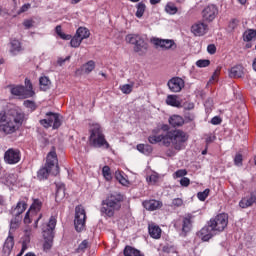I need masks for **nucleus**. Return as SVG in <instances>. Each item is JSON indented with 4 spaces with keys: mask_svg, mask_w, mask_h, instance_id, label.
I'll use <instances>...</instances> for the list:
<instances>
[{
    "mask_svg": "<svg viewBox=\"0 0 256 256\" xmlns=\"http://www.w3.org/2000/svg\"><path fill=\"white\" fill-rule=\"evenodd\" d=\"M166 155H167L168 157H174L175 151L169 149V150H167Z\"/></svg>",
    "mask_w": 256,
    "mask_h": 256,
    "instance_id": "nucleus-63",
    "label": "nucleus"
},
{
    "mask_svg": "<svg viewBox=\"0 0 256 256\" xmlns=\"http://www.w3.org/2000/svg\"><path fill=\"white\" fill-rule=\"evenodd\" d=\"M152 43L156 47H161V49H164V50H169V49H173V47H177V45L175 44V41L171 39L154 38L152 40Z\"/></svg>",
    "mask_w": 256,
    "mask_h": 256,
    "instance_id": "nucleus-14",
    "label": "nucleus"
},
{
    "mask_svg": "<svg viewBox=\"0 0 256 256\" xmlns=\"http://www.w3.org/2000/svg\"><path fill=\"white\" fill-rule=\"evenodd\" d=\"M27 210V202L24 200L18 201L16 207L13 210L15 217H19V215H23Z\"/></svg>",
    "mask_w": 256,
    "mask_h": 256,
    "instance_id": "nucleus-24",
    "label": "nucleus"
},
{
    "mask_svg": "<svg viewBox=\"0 0 256 256\" xmlns=\"http://www.w3.org/2000/svg\"><path fill=\"white\" fill-rule=\"evenodd\" d=\"M57 162V153L55 151L49 152L46 158L45 167L38 171V179H47L49 177V173L59 175V165Z\"/></svg>",
    "mask_w": 256,
    "mask_h": 256,
    "instance_id": "nucleus-5",
    "label": "nucleus"
},
{
    "mask_svg": "<svg viewBox=\"0 0 256 256\" xmlns=\"http://www.w3.org/2000/svg\"><path fill=\"white\" fill-rule=\"evenodd\" d=\"M102 175L106 179V181H111L113 177L111 176V168L109 166H104L102 168Z\"/></svg>",
    "mask_w": 256,
    "mask_h": 256,
    "instance_id": "nucleus-40",
    "label": "nucleus"
},
{
    "mask_svg": "<svg viewBox=\"0 0 256 256\" xmlns=\"http://www.w3.org/2000/svg\"><path fill=\"white\" fill-rule=\"evenodd\" d=\"M55 227H57V216H51L46 229L43 230V250L46 252L51 251V247H53V239H55Z\"/></svg>",
    "mask_w": 256,
    "mask_h": 256,
    "instance_id": "nucleus-6",
    "label": "nucleus"
},
{
    "mask_svg": "<svg viewBox=\"0 0 256 256\" xmlns=\"http://www.w3.org/2000/svg\"><path fill=\"white\" fill-rule=\"evenodd\" d=\"M124 202L125 195L121 194V192H112L108 194L101 202V215H103V217H108L109 219L115 217V214L121 211Z\"/></svg>",
    "mask_w": 256,
    "mask_h": 256,
    "instance_id": "nucleus-3",
    "label": "nucleus"
},
{
    "mask_svg": "<svg viewBox=\"0 0 256 256\" xmlns=\"http://www.w3.org/2000/svg\"><path fill=\"white\" fill-rule=\"evenodd\" d=\"M180 185L182 187H189V185H191V180L188 177H183L180 179Z\"/></svg>",
    "mask_w": 256,
    "mask_h": 256,
    "instance_id": "nucleus-51",
    "label": "nucleus"
},
{
    "mask_svg": "<svg viewBox=\"0 0 256 256\" xmlns=\"http://www.w3.org/2000/svg\"><path fill=\"white\" fill-rule=\"evenodd\" d=\"M89 133V141L92 147H96L98 149H101V147H104V149H109V147H111L105 138V134H103V128H101V124H90Z\"/></svg>",
    "mask_w": 256,
    "mask_h": 256,
    "instance_id": "nucleus-4",
    "label": "nucleus"
},
{
    "mask_svg": "<svg viewBox=\"0 0 256 256\" xmlns=\"http://www.w3.org/2000/svg\"><path fill=\"white\" fill-rule=\"evenodd\" d=\"M124 256H145L141 253L138 249L134 248L133 246H126L123 250Z\"/></svg>",
    "mask_w": 256,
    "mask_h": 256,
    "instance_id": "nucleus-25",
    "label": "nucleus"
},
{
    "mask_svg": "<svg viewBox=\"0 0 256 256\" xmlns=\"http://www.w3.org/2000/svg\"><path fill=\"white\" fill-rule=\"evenodd\" d=\"M168 123L169 125H171V127L177 129V127H183V125H185V118L180 115L174 114L169 117Z\"/></svg>",
    "mask_w": 256,
    "mask_h": 256,
    "instance_id": "nucleus-19",
    "label": "nucleus"
},
{
    "mask_svg": "<svg viewBox=\"0 0 256 256\" xmlns=\"http://www.w3.org/2000/svg\"><path fill=\"white\" fill-rule=\"evenodd\" d=\"M70 39V45L71 47H74V49H77V47H80L81 43H83V40L77 34H75L74 37Z\"/></svg>",
    "mask_w": 256,
    "mask_h": 256,
    "instance_id": "nucleus-37",
    "label": "nucleus"
},
{
    "mask_svg": "<svg viewBox=\"0 0 256 256\" xmlns=\"http://www.w3.org/2000/svg\"><path fill=\"white\" fill-rule=\"evenodd\" d=\"M9 53L10 55H19L21 51H23V46L21 45V41L17 39H12L9 43Z\"/></svg>",
    "mask_w": 256,
    "mask_h": 256,
    "instance_id": "nucleus-18",
    "label": "nucleus"
},
{
    "mask_svg": "<svg viewBox=\"0 0 256 256\" xmlns=\"http://www.w3.org/2000/svg\"><path fill=\"white\" fill-rule=\"evenodd\" d=\"M20 224L21 222L19 221V219L17 218L12 219L10 222V233L11 231H16V229H19Z\"/></svg>",
    "mask_w": 256,
    "mask_h": 256,
    "instance_id": "nucleus-45",
    "label": "nucleus"
},
{
    "mask_svg": "<svg viewBox=\"0 0 256 256\" xmlns=\"http://www.w3.org/2000/svg\"><path fill=\"white\" fill-rule=\"evenodd\" d=\"M11 93L12 95H16L17 97H22L23 99H28L29 97H31L28 94L27 89L23 85L13 87L11 89Z\"/></svg>",
    "mask_w": 256,
    "mask_h": 256,
    "instance_id": "nucleus-21",
    "label": "nucleus"
},
{
    "mask_svg": "<svg viewBox=\"0 0 256 256\" xmlns=\"http://www.w3.org/2000/svg\"><path fill=\"white\" fill-rule=\"evenodd\" d=\"M215 141V136H209L206 138V145L213 143Z\"/></svg>",
    "mask_w": 256,
    "mask_h": 256,
    "instance_id": "nucleus-60",
    "label": "nucleus"
},
{
    "mask_svg": "<svg viewBox=\"0 0 256 256\" xmlns=\"http://www.w3.org/2000/svg\"><path fill=\"white\" fill-rule=\"evenodd\" d=\"M31 215H35L33 212H31L30 210H28L25 214L24 217V223L25 225H29V223H31L32 219H31Z\"/></svg>",
    "mask_w": 256,
    "mask_h": 256,
    "instance_id": "nucleus-50",
    "label": "nucleus"
},
{
    "mask_svg": "<svg viewBox=\"0 0 256 256\" xmlns=\"http://www.w3.org/2000/svg\"><path fill=\"white\" fill-rule=\"evenodd\" d=\"M136 13H135V16L138 18V19H141V17H143V15H145V11L147 9V6L145 5V3L143 2H139L137 5H136Z\"/></svg>",
    "mask_w": 256,
    "mask_h": 256,
    "instance_id": "nucleus-32",
    "label": "nucleus"
},
{
    "mask_svg": "<svg viewBox=\"0 0 256 256\" xmlns=\"http://www.w3.org/2000/svg\"><path fill=\"white\" fill-rule=\"evenodd\" d=\"M46 117V119H41L39 121L40 125H42L44 129H49V127L59 129V127H61V118L58 113L47 112Z\"/></svg>",
    "mask_w": 256,
    "mask_h": 256,
    "instance_id": "nucleus-9",
    "label": "nucleus"
},
{
    "mask_svg": "<svg viewBox=\"0 0 256 256\" xmlns=\"http://www.w3.org/2000/svg\"><path fill=\"white\" fill-rule=\"evenodd\" d=\"M136 149L139 153H143V155H151L153 153V146L149 144H138Z\"/></svg>",
    "mask_w": 256,
    "mask_h": 256,
    "instance_id": "nucleus-26",
    "label": "nucleus"
},
{
    "mask_svg": "<svg viewBox=\"0 0 256 256\" xmlns=\"http://www.w3.org/2000/svg\"><path fill=\"white\" fill-rule=\"evenodd\" d=\"M56 34L63 39L64 41L71 40V35L63 33V29L61 28V25L56 26L55 28Z\"/></svg>",
    "mask_w": 256,
    "mask_h": 256,
    "instance_id": "nucleus-35",
    "label": "nucleus"
},
{
    "mask_svg": "<svg viewBox=\"0 0 256 256\" xmlns=\"http://www.w3.org/2000/svg\"><path fill=\"white\" fill-rule=\"evenodd\" d=\"M172 142L176 151L185 149V143L189 140V136L183 130H171L167 132V140Z\"/></svg>",
    "mask_w": 256,
    "mask_h": 256,
    "instance_id": "nucleus-7",
    "label": "nucleus"
},
{
    "mask_svg": "<svg viewBox=\"0 0 256 256\" xmlns=\"http://www.w3.org/2000/svg\"><path fill=\"white\" fill-rule=\"evenodd\" d=\"M171 129V127H169V125H167V124H163L162 126H161V130L162 131H167V133H169V130Z\"/></svg>",
    "mask_w": 256,
    "mask_h": 256,
    "instance_id": "nucleus-61",
    "label": "nucleus"
},
{
    "mask_svg": "<svg viewBox=\"0 0 256 256\" xmlns=\"http://www.w3.org/2000/svg\"><path fill=\"white\" fill-rule=\"evenodd\" d=\"M137 39H139V34H128L125 37L126 43H129L130 45H135Z\"/></svg>",
    "mask_w": 256,
    "mask_h": 256,
    "instance_id": "nucleus-39",
    "label": "nucleus"
},
{
    "mask_svg": "<svg viewBox=\"0 0 256 256\" xmlns=\"http://www.w3.org/2000/svg\"><path fill=\"white\" fill-rule=\"evenodd\" d=\"M4 161L7 165H17L21 161V150L17 148H9L4 153Z\"/></svg>",
    "mask_w": 256,
    "mask_h": 256,
    "instance_id": "nucleus-11",
    "label": "nucleus"
},
{
    "mask_svg": "<svg viewBox=\"0 0 256 256\" xmlns=\"http://www.w3.org/2000/svg\"><path fill=\"white\" fill-rule=\"evenodd\" d=\"M191 227H193V216L191 214H188L187 217L183 219L182 233H184V235H187V233L191 231Z\"/></svg>",
    "mask_w": 256,
    "mask_h": 256,
    "instance_id": "nucleus-22",
    "label": "nucleus"
},
{
    "mask_svg": "<svg viewBox=\"0 0 256 256\" xmlns=\"http://www.w3.org/2000/svg\"><path fill=\"white\" fill-rule=\"evenodd\" d=\"M89 247V241L88 240H83L78 248H77V253H85L86 249Z\"/></svg>",
    "mask_w": 256,
    "mask_h": 256,
    "instance_id": "nucleus-43",
    "label": "nucleus"
},
{
    "mask_svg": "<svg viewBox=\"0 0 256 256\" xmlns=\"http://www.w3.org/2000/svg\"><path fill=\"white\" fill-rule=\"evenodd\" d=\"M148 141L151 145H157V143H161V141H163L164 145H166V147H169V145H171V141L167 140V133L165 135L161 134V135H150L148 137Z\"/></svg>",
    "mask_w": 256,
    "mask_h": 256,
    "instance_id": "nucleus-17",
    "label": "nucleus"
},
{
    "mask_svg": "<svg viewBox=\"0 0 256 256\" xmlns=\"http://www.w3.org/2000/svg\"><path fill=\"white\" fill-rule=\"evenodd\" d=\"M143 49L147 50V42H145L143 36L139 35L134 43V51L135 53H141Z\"/></svg>",
    "mask_w": 256,
    "mask_h": 256,
    "instance_id": "nucleus-23",
    "label": "nucleus"
},
{
    "mask_svg": "<svg viewBox=\"0 0 256 256\" xmlns=\"http://www.w3.org/2000/svg\"><path fill=\"white\" fill-rule=\"evenodd\" d=\"M13 247H15V237L13 236L12 232L8 233V237L6 238L2 253L4 256H9L11 255V251H13Z\"/></svg>",
    "mask_w": 256,
    "mask_h": 256,
    "instance_id": "nucleus-13",
    "label": "nucleus"
},
{
    "mask_svg": "<svg viewBox=\"0 0 256 256\" xmlns=\"http://www.w3.org/2000/svg\"><path fill=\"white\" fill-rule=\"evenodd\" d=\"M25 89L28 92L30 97H33L35 95V91H33V83H31V80L29 78L25 79Z\"/></svg>",
    "mask_w": 256,
    "mask_h": 256,
    "instance_id": "nucleus-38",
    "label": "nucleus"
},
{
    "mask_svg": "<svg viewBox=\"0 0 256 256\" xmlns=\"http://www.w3.org/2000/svg\"><path fill=\"white\" fill-rule=\"evenodd\" d=\"M212 125H221V118L219 116H215L211 119Z\"/></svg>",
    "mask_w": 256,
    "mask_h": 256,
    "instance_id": "nucleus-57",
    "label": "nucleus"
},
{
    "mask_svg": "<svg viewBox=\"0 0 256 256\" xmlns=\"http://www.w3.org/2000/svg\"><path fill=\"white\" fill-rule=\"evenodd\" d=\"M207 51L210 55H215V53H217V46H215V44H209L207 46Z\"/></svg>",
    "mask_w": 256,
    "mask_h": 256,
    "instance_id": "nucleus-54",
    "label": "nucleus"
},
{
    "mask_svg": "<svg viewBox=\"0 0 256 256\" xmlns=\"http://www.w3.org/2000/svg\"><path fill=\"white\" fill-rule=\"evenodd\" d=\"M167 105H170V107H181V102L177 100L176 95H168L166 98Z\"/></svg>",
    "mask_w": 256,
    "mask_h": 256,
    "instance_id": "nucleus-31",
    "label": "nucleus"
},
{
    "mask_svg": "<svg viewBox=\"0 0 256 256\" xmlns=\"http://www.w3.org/2000/svg\"><path fill=\"white\" fill-rule=\"evenodd\" d=\"M167 85L172 93H180L183 87H185V80L179 77H173L168 81Z\"/></svg>",
    "mask_w": 256,
    "mask_h": 256,
    "instance_id": "nucleus-12",
    "label": "nucleus"
},
{
    "mask_svg": "<svg viewBox=\"0 0 256 256\" xmlns=\"http://www.w3.org/2000/svg\"><path fill=\"white\" fill-rule=\"evenodd\" d=\"M219 15V8L217 5L210 4L202 10V19L203 21H206L207 23H211L215 21L217 16Z\"/></svg>",
    "mask_w": 256,
    "mask_h": 256,
    "instance_id": "nucleus-10",
    "label": "nucleus"
},
{
    "mask_svg": "<svg viewBox=\"0 0 256 256\" xmlns=\"http://www.w3.org/2000/svg\"><path fill=\"white\" fill-rule=\"evenodd\" d=\"M230 77L239 78L243 77V67L234 66L230 69Z\"/></svg>",
    "mask_w": 256,
    "mask_h": 256,
    "instance_id": "nucleus-33",
    "label": "nucleus"
},
{
    "mask_svg": "<svg viewBox=\"0 0 256 256\" xmlns=\"http://www.w3.org/2000/svg\"><path fill=\"white\" fill-rule=\"evenodd\" d=\"M172 205L174 207H182L183 206V199H181V198H174L172 200Z\"/></svg>",
    "mask_w": 256,
    "mask_h": 256,
    "instance_id": "nucleus-55",
    "label": "nucleus"
},
{
    "mask_svg": "<svg viewBox=\"0 0 256 256\" xmlns=\"http://www.w3.org/2000/svg\"><path fill=\"white\" fill-rule=\"evenodd\" d=\"M24 106H26L27 109H31V111H35V109H37V105L31 100L24 101Z\"/></svg>",
    "mask_w": 256,
    "mask_h": 256,
    "instance_id": "nucleus-47",
    "label": "nucleus"
},
{
    "mask_svg": "<svg viewBox=\"0 0 256 256\" xmlns=\"http://www.w3.org/2000/svg\"><path fill=\"white\" fill-rule=\"evenodd\" d=\"M23 121H25V113L17 110L7 113L2 110L0 112V133L4 135L17 133L21 125H23Z\"/></svg>",
    "mask_w": 256,
    "mask_h": 256,
    "instance_id": "nucleus-2",
    "label": "nucleus"
},
{
    "mask_svg": "<svg viewBox=\"0 0 256 256\" xmlns=\"http://www.w3.org/2000/svg\"><path fill=\"white\" fill-rule=\"evenodd\" d=\"M208 30L209 26L203 22H198L191 27V31L196 37H203Z\"/></svg>",
    "mask_w": 256,
    "mask_h": 256,
    "instance_id": "nucleus-15",
    "label": "nucleus"
},
{
    "mask_svg": "<svg viewBox=\"0 0 256 256\" xmlns=\"http://www.w3.org/2000/svg\"><path fill=\"white\" fill-rule=\"evenodd\" d=\"M87 221V213L83 205L75 207L74 227L77 233H81L85 229V223Z\"/></svg>",
    "mask_w": 256,
    "mask_h": 256,
    "instance_id": "nucleus-8",
    "label": "nucleus"
},
{
    "mask_svg": "<svg viewBox=\"0 0 256 256\" xmlns=\"http://www.w3.org/2000/svg\"><path fill=\"white\" fill-rule=\"evenodd\" d=\"M60 197H65V190H63V188H58L56 191V199H59Z\"/></svg>",
    "mask_w": 256,
    "mask_h": 256,
    "instance_id": "nucleus-58",
    "label": "nucleus"
},
{
    "mask_svg": "<svg viewBox=\"0 0 256 256\" xmlns=\"http://www.w3.org/2000/svg\"><path fill=\"white\" fill-rule=\"evenodd\" d=\"M116 179L119 181V183H121V185H128L129 184V181L124 176H122L121 174H117Z\"/></svg>",
    "mask_w": 256,
    "mask_h": 256,
    "instance_id": "nucleus-53",
    "label": "nucleus"
},
{
    "mask_svg": "<svg viewBox=\"0 0 256 256\" xmlns=\"http://www.w3.org/2000/svg\"><path fill=\"white\" fill-rule=\"evenodd\" d=\"M185 175H187V171L185 169H179L174 173V178L179 179V178H183L185 177Z\"/></svg>",
    "mask_w": 256,
    "mask_h": 256,
    "instance_id": "nucleus-49",
    "label": "nucleus"
},
{
    "mask_svg": "<svg viewBox=\"0 0 256 256\" xmlns=\"http://www.w3.org/2000/svg\"><path fill=\"white\" fill-rule=\"evenodd\" d=\"M29 9H31L30 3L22 5V7L18 11V15H21V13H27V11H29Z\"/></svg>",
    "mask_w": 256,
    "mask_h": 256,
    "instance_id": "nucleus-52",
    "label": "nucleus"
},
{
    "mask_svg": "<svg viewBox=\"0 0 256 256\" xmlns=\"http://www.w3.org/2000/svg\"><path fill=\"white\" fill-rule=\"evenodd\" d=\"M171 249H173L172 247H169V246H164L163 248H162V251L164 252V253H171Z\"/></svg>",
    "mask_w": 256,
    "mask_h": 256,
    "instance_id": "nucleus-62",
    "label": "nucleus"
},
{
    "mask_svg": "<svg viewBox=\"0 0 256 256\" xmlns=\"http://www.w3.org/2000/svg\"><path fill=\"white\" fill-rule=\"evenodd\" d=\"M148 183H151V185H155L159 183V174L153 173L149 177H147Z\"/></svg>",
    "mask_w": 256,
    "mask_h": 256,
    "instance_id": "nucleus-44",
    "label": "nucleus"
},
{
    "mask_svg": "<svg viewBox=\"0 0 256 256\" xmlns=\"http://www.w3.org/2000/svg\"><path fill=\"white\" fill-rule=\"evenodd\" d=\"M256 37V31L253 29H248L243 33V40L246 41V43H249V41H253Z\"/></svg>",
    "mask_w": 256,
    "mask_h": 256,
    "instance_id": "nucleus-34",
    "label": "nucleus"
},
{
    "mask_svg": "<svg viewBox=\"0 0 256 256\" xmlns=\"http://www.w3.org/2000/svg\"><path fill=\"white\" fill-rule=\"evenodd\" d=\"M227 225H229V215L227 213H220L211 218L197 235L202 241H209L217 233H223Z\"/></svg>",
    "mask_w": 256,
    "mask_h": 256,
    "instance_id": "nucleus-1",
    "label": "nucleus"
},
{
    "mask_svg": "<svg viewBox=\"0 0 256 256\" xmlns=\"http://www.w3.org/2000/svg\"><path fill=\"white\" fill-rule=\"evenodd\" d=\"M43 207V202L40 199H34L29 210L34 213V215H37L39 211H41V208Z\"/></svg>",
    "mask_w": 256,
    "mask_h": 256,
    "instance_id": "nucleus-27",
    "label": "nucleus"
},
{
    "mask_svg": "<svg viewBox=\"0 0 256 256\" xmlns=\"http://www.w3.org/2000/svg\"><path fill=\"white\" fill-rule=\"evenodd\" d=\"M76 35L83 41L91 37V32L86 27H79L76 31Z\"/></svg>",
    "mask_w": 256,
    "mask_h": 256,
    "instance_id": "nucleus-28",
    "label": "nucleus"
},
{
    "mask_svg": "<svg viewBox=\"0 0 256 256\" xmlns=\"http://www.w3.org/2000/svg\"><path fill=\"white\" fill-rule=\"evenodd\" d=\"M120 90L124 95H129L133 92V84H124L120 86Z\"/></svg>",
    "mask_w": 256,
    "mask_h": 256,
    "instance_id": "nucleus-41",
    "label": "nucleus"
},
{
    "mask_svg": "<svg viewBox=\"0 0 256 256\" xmlns=\"http://www.w3.org/2000/svg\"><path fill=\"white\" fill-rule=\"evenodd\" d=\"M184 119H186L188 122L195 121V114L188 112L184 115Z\"/></svg>",
    "mask_w": 256,
    "mask_h": 256,
    "instance_id": "nucleus-56",
    "label": "nucleus"
},
{
    "mask_svg": "<svg viewBox=\"0 0 256 256\" xmlns=\"http://www.w3.org/2000/svg\"><path fill=\"white\" fill-rule=\"evenodd\" d=\"M165 11L169 15H177V11H179V9L177 8V6H175V4L167 3V5L165 7Z\"/></svg>",
    "mask_w": 256,
    "mask_h": 256,
    "instance_id": "nucleus-36",
    "label": "nucleus"
},
{
    "mask_svg": "<svg viewBox=\"0 0 256 256\" xmlns=\"http://www.w3.org/2000/svg\"><path fill=\"white\" fill-rule=\"evenodd\" d=\"M148 233L152 239H161V227L155 223H151L148 225Z\"/></svg>",
    "mask_w": 256,
    "mask_h": 256,
    "instance_id": "nucleus-20",
    "label": "nucleus"
},
{
    "mask_svg": "<svg viewBox=\"0 0 256 256\" xmlns=\"http://www.w3.org/2000/svg\"><path fill=\"white\" fill-rule=\"evenodd\" d=\"M234 165L236 167H242L243 166V155L242 154H236L234 158Z\"/></svg>",
    "mask_w": 256,
    "mask_h": 256,
    "instance_id": "nucleus-46",
    "label": "nucleus"
},
{
    "mask_svg": "<svg viewBox=\"0 0 256 256\" xmlns=\"http://www.w3.org/2000/svg\"><path fill=\"white\" fill-rule=\"evenodd\" d=\"M23 25L26 29H31L33 27V20H24Z\"/></svg>",
    "mask_w": 256,
    "mask_h": 256,
    "instance_id": "nucleus-59",
    "label": "nucleus"
},
{
    "mask_svg": "<svg viewBox=\"0 0 256 256\" xmlns=\"http://www.w3.org/2000/svg\"><path fill=\"white\" fill-rule=\"evenodd\" d=\"M39 85L42 91H47L51 87V80L47 76H42L39 78Z\"/></svg>",
    "mask_w": 256,
    "mask_h": 256,
    "instance_id": "nucleus-29",
    "label": "nucleus"
},
{
    "mask_svg": "<svg viewBox=\"0 0 256 256\" xmlns=\"http://www.w3.org/2000/svg\"><path fill=\"white\" fill-rule=\"evenodd\" d=\"M142 205L146 211H157L163 207V202L155 199L144 200Z\"/></svg>",
    "mask_w": 256,
    "mask_h": 256,
    "instance_id": "nucleus-16",
    "label": "nucleus"
},
{
    "mask_svg": "<svg viewBox=\"0 0 256 256\" xmlns=\"http://www.w3.org/2000/svg\"><path fill=\"white\" fill-rule=\"evenodd\" d=\"M209 193H211L209 188H206L203 192H198L197 197L199 201H205L209 197Z\"/></svg>",
    "mask_w": 256,
    "mask_h": 256,
    "instance_id": "nucleus-42",
    "label": "nucleus"
},
{
    "mask_svg": "<svg viewBox=\"0 0 256 256\" xmlns=\"http://www.w3.org/2000/svg\"><path fill=\"white\" fill-rule=\"evenodd\" d=\"M25 251H27V243L23 242L22 249H21L20 253H22V255H23V253H25Z\"/></svg>",
    "mask_w": 256,
    "mask_h": 256,
    "instance_id": "nucleus-64",
    "label": "nucleus"
},
{
    "mask_svg": "<svg viewBox=\"0 0 256 256\" xmlns=\"http://www.w3.org/2000/svg\"><path fill=\"white\" fill-rule=\"evenodd\" d=\"M196 65L200 68L209 67L211 65V61H209V60H198L196 62Z\"/></svg>",
    "mask_w": 256,
    "mask_h": 256,
    "instance_id": "nucleus-48",
    "label": "nucleus"
},
{
    "mask_svg": "<svg viewBox=\"0 0 256 256\" xmlns=\"http://www.w3.org/2000/svg\"><path fill=\"white\" fill-rule=\"evenodd\" d=\"M95 69V61L90 60L82 65L81 71L86 75H89Z\"/></svg>",
    "mask_w": 256,
    "mask_h": 256,
    "instance_id": "nucleus-30",
    "label": "nucleus"
}]
</instances>
